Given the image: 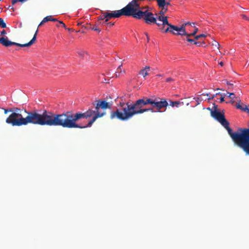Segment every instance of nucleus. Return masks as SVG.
I'll use <instances>...</instances> for the list:
<instances>
[{
	"label": "nucleus",
	"mask_w": 249,
	"mask_h": 249,
	"mask_svg": "<svg viewBox=\"0 0 249 249\" xmlns=\"http://www.w3.org/2000/svg\"><path fill=\"white\" fill-rule=\"evenodd\" d=\"M92 104L93 107L89 108L85 112L78 111L74 113L72 111H66L55 114V126L68 128L91 127L98 118L106 114V109L110 108L108 102L102 100H97Z\"/></svg>",
	"instance_id": "f257e3e1"
},
{
	"label": "nucleus",
	"mask_w": 249,
	"mask_h": 249,
	"mask_svg": "<svg viewBox=\"0 0 249 249\" xmlns=\"http://www.w3.org/2000/svg\"><path fill=\"white\" fill-rule=\"evenodd\" d=\"M27 115L24 117L21 113L18 126L26 125L29 124L40 125L55 126V114L45 110L42 114L36 111H27L22 109Z\"/></svg>",
	"instance_id": "f03ea898"
},
{
	"label": "nucleus",
	"mask_w": 249,
	"mask_h": 249,
	"mask_svg": "<svg viewBox=\"0 0 249 249\" xmlns=\"http://www.w3.org/2000/svg\"><path fill=\"white\" fill-rule=\"evenodd\" d=\"M143 9H130L128 11H126L125 16L132 17L138 19H143L147 24L156 23L157 17H155L154 14L149 10L143 11Z\"/></svg>",
	"instance_id": "7ed1b4c3"
},
{
	"label": "nucleus",
	"mask_w": 249,
	"mask_h": 249,
	"mask_svg": "<svg viewBox=\"0 0 249 249\" xmlns=\"http://www.w3.org/2000/svg\"><path fill=\"white\" fill-rule=\"evenodd\" d=\"M125 104L127 105V107H125V120L130 119L135 114H141L148 111L156 112L153 108H142L143 106L146 105L143 98L137 100L133 105H129L128 103Z\"/></svg>",
	"instance_id": "20e7f679"
},
{
	"label": "nucleus",
	"mask_w": 249,
	"mask_h": 249,
	"mask_svg": "<svg viewBox=\"0 0 249 249\" xmlns=\"http://www.w3.org/2000/svg\"><path fill=\"white\" fill-rule=\"evenodd\" d=\"M3 109L5 114L8 112H11V114L6 119V123L12 126H18L19 118L23 110L18 107H13L9 109L3 108Z\"/></svg>",
	"instance_id": "39448f33"
},
{
	"label": "nucleus",
	"mask_w": 249,
	"mask_h": 249,
	"mask_svg": "<svg viewBox=\"0 0 249 249\" xmlns=\"http://www.w3.org/2000/svg\"><path fill=\"white\" fill-rule=\"evenodd\" d=\"M222 125L227 130L229 134L234 142L241 141L246 132V128H239L238 131L233 132L232 129L229 126V123L228 121Z\"/></svg>",
	"instance_id": "423d86ee"
},
{
	"label": "nucleus",
	"mask_w": 249,
	"mask_h": 249,
	"mask_svg": "<svg viewBox=\"0 0 249 249\" xmlns=\"http://www.w3.org/2000/svg\"><path fill=\"white\" fill-rule=\"evenodd\" d=\"M214 110H211V116L221 124L227 121L225 117L224 112L217 109V106L213 104Z\"/></svg>",
	"instance_id": "0eeeda50"
},
{
	"label": "nucleus",
	"mask_w": 249,
	"mask_h": 249,
	"mask_svg": "<svg viewBox=\"0 0 249 249\" xmlns=\"http://www.w3.org/2000/svg\"><path fill=\"white\" fill-rule=\"evenodd\" d=\"M106 19L103 22V23H106L109 25L110 26H112L114 24L111 22L107 23V21L112 18H119L121 16H124V7L120 10L114 11L111 12L105 13Z\"/></svg>",
	"instance_id": "6e6552de"
},
{
	"label": "nucleus",
	"mask_w": 249,
	"mask_h": 249,
	"mask_svg": "<svg viewBox=\"0 0 249 249\" xmlns=\"http://www.w3.org/2000/svg\"><path fill=\"white\" fill-rule=\"evenodd\" d=\"M168 105V103L165 99L160 98V97H155V100L153 106V108L156 107V112H162L161 109L166 108Z\"/></svg>",
	"instance_id": "1a4fd4ad"
},
{
	"label": "nucleus",
	"mask_w": 249,
	"mask_h": 249,
	"mask_svg": "<svg viewBox=\"0 0 249 249\" xmlns=\"http://www.w3.org/2000/svg\"><path fill=\"white\" fill-rule=\"evenodd\" d=\"M38 32V29H37L32 39L28 43H25V44H19L18 43H16L15 42H12V41L9 40L8 38H7L5 47H9V46H11L12 45H15V46H19V47H29V46H31L32 44H33L34 43V42H35V41L36 40V35H37Z\"/></svg>",
	"instance_id": "9d476101"
},
{
	"label": "nucleus",
	"mask_w": 249,
	"mask_h": 249,
	"mask_svg": "<svg viewBox=\"0 0 249 249\" xmlns=\"http://www.w3.org/2000/svg\"><path fill=\"white\" fill-rule=\"evenodd\" d=\"M110 118L111 119L117 118L121 120H124V113H123L121 111H120L119 109H117L116 111L111 112Z\"/></svg>",
	"instance_id": "9b49d317"
},
{
	"label": "nucleus",
	"mask_w": 249,
	"mask_h": 249,
	"mask_svg": "<svg viewBox=\"0 0 249 249\" xmlns=\"http://www.w3.org/2000/svg\"><path fill=\"white\" fill-rule=\"evenodd\" d=\"M138 0H132L126 6H125V9L128 11L130 9H139L142 8L140 6V4L138 2Z\"/></svg>",
	"instance_id": "f8f14e48"
},
{
	"label": "nucleus",
	"mask_w": 249,
	"mask_h": 249,
	"mask_svg": "<svg viewBox=\"0 0 249 249\" xmlns=\"http://www.w3.org/2000/svg\"><path fill=\"white\" fill-rule=\"evenodd\" d=\"M177 32L175 35H180V36H185L186 37L187 36H189V33H187L185 28L184 27V25H182V26L180 27L177 26V29H176L175 32Z\"/></svg>",
	"instance_id": "ddd939ff"
},
{
	"label": "nucleus",
	"mask_w": 249,
	"mask_h": 249,
	"mask_svg": "<svg viewBox=\"0 0 249 249\" xmlns=\"http://www.w3.org/2000/svg\"><path fill=\"white\" fill-rule=\"evenodd\" d=\"M166 25H167L168 27L164 31H163L164 33L170 32L173 35L176 34L175 30L176 29H177V26L172 25L169 22L168 24H166Z\"/></svg>",
	"instance_id": "4468645a"
},
{
	"label": "nucleus",
	"mask_w": 249,
	"mask_h": 249,
	"mask_svg": "<svg viewBox=\"0 0 249 249\" xmlns=\"http://www.w3.org/2000/svg\"><path fill=\"white\" fill-rule=\"evenodd\" d=\"M159 20L162 22V25H166L169 24V21L166 16H158L157 17V20Z\"/></svg>",
	"instance_id": "2eb2a0df"
},
{
	"label": "nucleus",
	"mask_w": 249,
	"mask_h": 249,
	"mask_svg": "<svg viewBox=\"0 0 249 249\" xmlns=\"http://www.w3.org/2000/svg\"><path fill=\"white\" fill-rule=\"evenodd\" d=\"M149 69H150L149 66H145V67L144 69H142L139 71V74L142 75L144 77H145L146 76L148 75V72L147 70Z\"/></svg>",
	"instance_id": "dca6fc26"
},
{
	"label": "nucleus",
	"mask_w": 249,
	"mask_h": 249,
	"mask_svg": "<svg viewBox=\"0 0 249 249\" xmlns=\"http://www.w3.org/2000/svg\"><path fill=\"white\" fill-rule=\"evenodd\" d=\"M155 97H153L152 98H147L146 97H143L146 105L150 104L153 107L155 100Z\"/></svg>",
	"instance_id": "f3484780"
},
{
	"label": "nucleus",
	"mask_w": 249,
	"mask_h": 249,
	"mask_svg": "<svg viewBox=\"0 0 249 249\" xmlns=\"http://www.w3.org/2000/svg\"><path fill=\"white\" fill-rule=\"evenodd\" d=\"M220 95L221 97H224V98H225V96H227V93H221V92H218V93H216V94H213L212 97H209L208 99L209 100H211V99H213L217 95Z\"/></svg>",
	"instance_id": "a211bd4d"
},
{
	"label": "nucleus",
	"mask_w": 249,
	"mask_h": 249,
	"mask_svg": "<svg viewBox=\"0 0 249 249\" xmlns=\"http://www.w3.org/2000/svg\"><path fill=\"white\" fill-rule=\"evenodd\" d=\"M7 39V37H1V38H0V43L5 47Z\"/></svg>",
	"instance_id": "6ab92c4d"
},
{
	"label": "nucleus",
	"mask_w": 249,
	"mask_h": 249,
	"mask_svg": "<svg viewBox=\"0 0 249 249\" xmlns=\"http://www.w3.org/2000/svg\"><path fill=\"white\" fill-rule=\"evenodd\" d=\"M157 4L159 7L164 8V7H165V6L170 5V3L169 2L166 1L165 0H164V3L160 4L159 3H157Z\"/></svg>",
	"instance_id": "aec40b11"
},
{
	"label": "nucleus",
	"mask_w": 249,
	"mask_h": 249,
	"mask_svg": "<svg viewBox=\"0 0 249 249\" xmlns=\"http://www.w3.org/2000/svg\"><path fill=\"white\" fill-rule=\"evenodd\" d=\"M45 20L47 22L49 21H58V20L56 18H53L51 16H48L45 17Z\"/></svg>",
	"instance_id": "412c9836"
},
{
	"label": "nucleus",
	"mask_w": 249,
	"mask_h": 249,
	"mask_svg": "<svg viewBox=\"0 0 249 249\" xmlns=\"http://www.w3.org/2000/svg\"><path fill=\"white\" fill-rule=\"evenodd\" d=\"M162 9L159 12V14L160 15V16H164V14L166 12V11H167L168 10V8L167 7H164V8H161Z\"/></svg>",
	"instance_id": "4be33fe9"
},
{
	"label": "nucleus",
	"mask_w": 249,
	"mask_h": 249,
	"mask_svg": "<svg viewBox=\"0 0 249 249\" xmlns=\"http://www.w3.org/2000/svg\"><path fill=\"white\" fill-rule=\"evenodd\" d=\"M191 36H187L185 38H183L184 40H186L189 42H190L191 44H194V42H195V40L194 39H191L190 38Z\"/></svg>",
	"instance_id": "5701e85b"
},
{
	"label": "nucleus",
	"mask_w": 249,
	"mask_h": 249,
	"mask_svg": "<svg viewBox=\"0 0 249 249\" xmlns=\"http://www.w3.org/2000/svg\"><path fill=\"white\" fill-rule=\"evenodd\" d=\"M0 27L2 28H5L6 27V24L2 18H0Z\"/></svg>",
	"instance_id": "b1692460"
},
{
	"label": "nucleus",
	"mask_w": 249,
	"mask_h": 249,
	"mask_svg": "<svg viewBox=\"0 0 249 249\" xmlns=\"http://www.w3.org/2000/svg\"><path fill=\"white\" fill-rule=\"evenodd\" d=\"M180 104V102L179 101H171L170 102V106L172 107H178V105Z\"/></svg>",
	"instance_id": "393cba45"
},
{
	"label": "nucleus",
	"mask_w": 249,
	"mask_h": 249,
	"mask_svg": "<svg viewBox=\"0 0 249 249\" xmlns=\"http://www.w3.org/2000/svg\"><path fill=\"white\" fill-rule=\"evenodd\" d=\"M105 13H103L102 15H101L100 17H98V20H104L105 21L106 19V17Z\"/></svg>",
	"instance_id": "a878e982"
},
{
	"label": "nucleus",
	"mask_w": 249,
	"mask_h": 249,
	"mask_svg": "<svg viewBox=\"0 0 249 249\" xmlns=\"http://www.w3.org/2000/svg\"><path fill=\"white\" fill-rule=\"evenodd\" d=\"M206 36V35L205 34H200L199 35L196 36L195 37V40H198L200 37H205Z\"/></svg>",
	"instance_id": "bb28decb"
},
{
	"label": "nucleus",
	"mask_w": 249,
	"mask_h": 249,
	"mask_svg": "<svg viewBox=\"0 0 249 249\" xmlns=\"http://www.w3.org/2000/svg\"><path fill=\"white\" fill-rule=\"evenodd\" d=\"M198 29L197 28H195L194 31L190 34H189V36H196V34L197 33Z\"/></svg>",
	"instance_id": "cd10ccee"
},
{
	"label": "nucleus",
	"mask_w": 249,
	"mask_h": 249,
	"mask_svg": "<svg viewBox=\"0 0 249 249\" xmlns=\"http://www.w3.org/2000/svg\"><path fill=\"white\" fill-rule=\"evenodd\" d=\"M229 94L228 97L230 98L231 99H233L235 98V95L233 92L229 93L228 91H227V94Z\"/></svg>",
	"instance_id": "c85d7f7f"
},
{
	"label": "nucleus",
	"mask_w": 249,
	"mask_h": 249,
	"mask_svg": "<svg viewBox=\"0 0 249 249\" xmlns=\"http://www.w3.org/2000/svg\"><path fill=\"white\" fill-rule=\"evenodd\" d=\"M78 54L81 56H84L85 54H87V52L84 51H80L77 52Z\"/></svg>",
	"instance_id": "c756f323"
},
{
	"label": "nucleus",
	"mask_w": 249,
	"mask_h": 249,
	"mask_svg": "<svg viewBox=\"0 0 249 249\" xmlns=\"http://www.w3.org/2000/svg\"><path fill=\"white\" fill-rule=\"evenodd\" d=\"M25 0H12V3L13 5H14L15 4H16L18 1H19V2H23L25 1Z\"/></svg>",
	"instance_id": "7c9ffc66"
},
{
	"label": "nucleus",
	"mask_w": 249,
	"mask_h": 249,
	"mask_svg": "<svg viewBox=\"0 0 249 249\" xmlns=\"http://www.w3.org/2000/svg\"><path fill=\"white\" fill-rule=\"evenodd\" d=\"M191 24H193V25H195V23L194 22H187L184 23L183 25H184V27L185 26L187 25H191Z\"/></svg>",
	"instance_id": "2f4dec72"
},
{
	"label": "nucleus",
	"mask_w": 249,
	"mask_h": 249,
	"mask_svg": "<svg viewBox=\"0 0 249 249\" xmlns=\"http://www.w3.org/2000/svg\"><path fill=\"white\" fill-rule=\"evenodd\" d=\"M122 67V64L120 65L117 69V71L116 72V73H119V72H121L122 71V69H121V67Z\"/></svg>",
	"instance_id": "473e14b6"
},
{
	"label": "nucleus",
	"mask_w": 249,
	"mask_h": 249,
	"mask_svg": "<svg viewBox=\"0 0 249 249\" xmlns=\"http://www.w3.org/2000/svg\"><path fill=\"white\" fill-rule=\"evenodd\" d=\"M194 44L196 45L197 46H201L202 45L201 42L200 41H196L195 40V42H194Z\"/></svg>",
	"instance_id": "72a5a7b5"
},
{
	"label": "nucleus",
	"mask_w": 249,
	"mask_h": 249,
	"mask_svg": "<svg viewBox=\"0 0 249 249\" xmlns=\"http://www.w3.org/2000/svg\"><path fill=\"white\" fill-rule=\"evenodd\" d=\"M173 81H174V79L171 77H168V78H166L165 80V81L166 82H172Z\"/></svg>",
	"instance_id": "f704fd0d"
},
{
	"label": "nucleus",
	"mask_w": 249,
	"mask_h": 249,
	"mask_svg": "<svg viewBox=\"0 0 249 249\" xmlns=\"http://www.w3.org/2000/svg\"><path fill=\"white\" fill-rule=\"evenodd\" d=\"M47 21L45 20V18H43V19L41 21L40 24L38 25V27L43 24L44 23L46 22Z\"/></svg>",
	"instance_id": "c9c22d12"
},
{
	"label": "nucleus",
	"mask_w": 249,
	"mask_h": 249,
	"mask_svg": "<svg viewBox=\"0 0 249 249\" xmlns=\"http://www.w3.org/2000/svg\"><path fill=\"white\" fill-rule=\"evenodd\" d=\"M92 30L98 31L99 32H100L101 31L97 27H93V28H92Z\"/></svg>",
	"instance_id": "e433bc0d"
},
{
	"label": "nucleus",
	"mask_w": 249,
	"mask_h": 249,
	"mask_svg": "<svg viewBox=\"0 0 249 249\" xmlns=\"http://www.w3.org/2000/svg\"><path fill=\"white\" fill-rule=\"evenodd\" d=\"M157 3H159L160 4L164 3V0H156Z\"/></svg>",
	"instance_id": "4c0bfd02"
},
{
	"label": "nucleus",
	"mask_w": 249,
	"mask_h": 249,
	"mask_svg": "<svg viewBox=\"0 0 249 249\" xmlns=\"http://www.w3.org/2000/svg\"><path fill=\"white\" fill-rule=\"evenodd\" d=\"M58 21V22H59V24H61V25H62V26H63L64 28H66V25H65V24L63 22V21Z\"/></svg>",
	"instance_id": "58836bf2"
},
{
	"label": "nucleus",
	"mask_w": 249,
	"mask_h": 249,
	"mask_svg": "<svg viewBox=\"0 0 249 249\" xmlns=\"http://www.w3.org/2000/svg\"><path fill=\"white\" fill-rule=\"evenodd\" d=\"M108 81V80L107 81L106 78H104V79L102 80L101 82L104 83H108L109 82Z\"/></svg>",
	"instance_id": "ea45409f"
},
{
	"label": "nucleus",
	"mask_w": 249,
	"mask_h": 249,
	"mask_svg": "<svg viewBox=\"0 0 249 249\" xmlns=\"http://www.w3.org/2000/svg\"><path fill=\"white\" fill-rule=\"evenodd\" d=\"M225 100H224V97H221L219 99V102L220 103H222L223 102H224Z\"/></svg>",
	"instance_id": "a19ab883"
},
{
	"label": "nucleus",
	"mask_w": 249,
	"mask_h": 249,
	"mask_svg": "<svg viewBox=\"0 0 249 249\" xmlns=\"http://www.w3.org/2000/svg\"><path fill=\"white\" fill-rule=\"evenodd\" d=\"M1 35H4L5 34H6V32L5 30H2L1 32V33H0Z\"/></svg>",
	"instance_id": "79ce46f5"
},
{
	"label": "nucleus",
	"mask_w": 249,
	"mask_h": 249,
	"mask_svg": "<svg viewBox=\"0 0 249 249\" xmlns=\"http://www.w3.org/2000/svg\"><path fill=\"white\" fill-rule=\"evenodd\" d=\"M153 24H155L159 27H160V26L162 25V23H158L156 21V23H153Z\"/></svg>",
	"instance_id": "37998d69"
},
{
	"label": "nucleus",
	"mask_w": 249,
	"mask_h": 249,
	"mask_svg": "<svg viewBox=\"0 0 249 249\" xmlns=\"http://www.w3.org/2000/svg\"><path fill=\"white\" fill-rule=\"evenodd\" d=\"M202 45L201 46L205 47L206 46V44L204 41L201 42Z\"/></svg>",
	"instance_id": "c03bdc74"
},
{
	"label": "nucleus",
	"mask_w": 249,
	"mask_h": 249,
	"mask_svg": "<svg viewBox=\"0 0 249 249\" xmlns=\"http://www.w3.org/2000/svg\"><path fill=\"white\" fill-rule=\"evenodd\" d=\"M227 84L228 85H230V86H233V83H231L229 81H227Z\"/></svg>",
	"instance_id": "a18cd8bd"
},
{
	"label": "nucleus",
	"mask_w": 249,
	"mask_h": 249,
	"mask_svg": "<svg viewBox=\"0 0 249 249\" xmlns=\"http://www.w3.org/2000/svg\"><path fill=\"white\" fill-rule=\"evenodd\" d=\"M146 37H147V41H149V37H148V36L147 34H146Z\"/></svg>",
	"instance_id": "49530a36"
},
{
	"label": "nucleus",
	"mask_w": 249,
	"mask_h": 249,
	"mask_svg": "<svg viewBox=\"0 0 249 249\" xmlns=\"http://www.w3.org/2000/svg\"><path fill=\"white\" fill-rule=\"evenodd\" d=\"M219 64H220L221 66H223V65H224V63H223V62H220L219 63Z\"/></svg>",
	"instance_id": "de8ad7c7"
},
{
	"label": "nucleus",
	"mask_w": 249,
	"mask_h": 249,
	"mask_svg": "<svg viewBox=\"0 0 249 249\" xmlns=\"http://www.w3.org/2000/svg\"><path fill=\"white\" fill-rule=\"evenodd\" d=\"M162 76V75H161V74H157V75H156V76H158V77H160V76Z\"/></svg>",
	"instance_id": "09e8293b"
},
{
	"label": "nucleus",
	"mask_w": 249,
	"mask_h": 249,
	"mask_svg": "<svg viewBox=\"0 0 249 249\" xmlns=\"http://www.w3.org/2000/svg\"><path fill=\"white\" fill-rule=\"evenodd\" d=\"M210 94H210V93H207V94H206V95H207V96H209Z\"/></svg>",
	"instance_id": "8fccbe9b"
},
{
	"label": "nucleus",
	"mask_w": 249,
	"mask_h": 249,
	"mask_svg": "<svg viewBox=\"0 0 249 249\" xmlns=\"http://www.w3.org/2000/svg\"><path fill=\"white\" fill-rule=\"evenodd\" d=\"M65 29H67V30H68V31H71V29H70V28H67L66 27V28H65Z\"/></svg>",
	"instance_id": "3c124183"
},
{
	"label": "nucleus",
	"mask_w": 249,
	"mask_h": 249,
	"mask_svg": "<svg viewBox=\"0 0 249 249\" xmlns=\"http://www.w3.org/2000/svg\"><path fill=\"white\" fill-rule=\"evenodd\" d=\"M207 109L210 110H211H211H212L210 107H208V108H207Z\"/></svg>",
	"instance_id": "603ef678"
},
{
	"label": "nucleus",
	"mask_w": 249,
	"mask_h": 249,
	"mask_svg": "<svg viewBox=\"0 0 249 249\" xmlns=\"http://www.w3.org/2000/svg\"><path fill=\"white\" fill-rule=\"evenodd\" d=\"M115 75H116V77H117L118 76H119V75H118L116 73Z\"/></svg>",
	"instance_id": "864d4df0"
},
{
	"label": "nucleus",
	"mask_w": 249,
	"mask_h": 249,
	"mask_svg": "<svg viewBox=\"0 0 249 249\" xmlns=\"http://www.w3.org/2000/svg\"><path fill=\"white\" fill-rule=\"evenodd\" d=\"M57 27H59V24H58V25H56Z\"/></svg>",
	"instance_id": "5fc2aeb1"
},
{
	"label": "nucleus",
	"mask_w": 249,
	"mask_h": 249,
	"mask_svg": "<svg viewBox=\"0 0 249 249\" xmlns=\"http://www.w3.org/2000/svg\"><path fill=\"white\" fill-rule=\"evenodd\" d=\"M57 27H59V24H58V25H56Z\"/></svg>",
	"instance_id": "6e6d98bb"
},
{
	"label": "nucleus",
	"mask_w": 249,
	"mask_h": 249,
	"mask_svg": "<svg viewBox=\"0 0 249 249\" xmlns=\"http://www.w3.org/2000/svg\"><path fill=\"white\" fill-rule=\"evenodd\" d=\"M163 27L161 28H160V30H163Z\"/></svg>",
	"instance_id": "4d7b16f0"
},
{
	"label": "nucleus",
	"mask_w": 249,
	"mask_h": 249,
	"mask_svg": "<svg viewBox=\"0 0 249 249\" xmlns=\"http://www.w3.org/2000/svg\"><path fill=\"white\" fill-rule=\"evenodd\" d=\"M191 26H194V25H193V24H191Z\"/></svg>",
	"instance_id": "13d9d810"
}]
</instances>
